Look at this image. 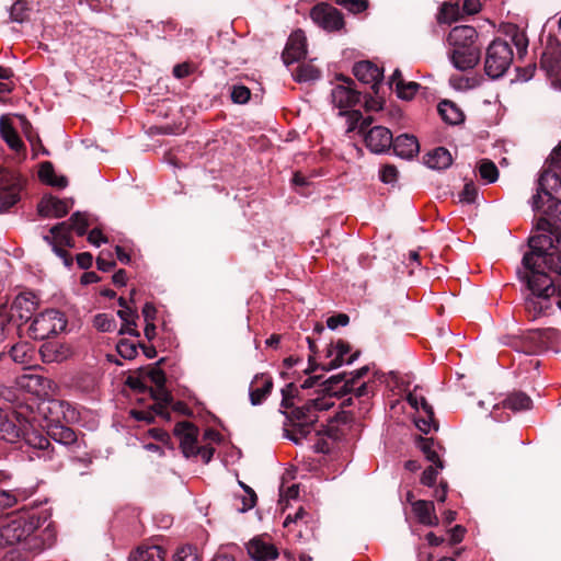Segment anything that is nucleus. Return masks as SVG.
<instances>
[{
    "mask_svg": "<svg viewBox=\"0 0 561 561\" xmlns=\"http://www.w3.org/2000/svg\"><path fill=\"white\" fill-rule=\"evenodd\" d=\"M557 233L545 232L528 239L529 251L517 268V277L529 291L524 299V309L529 320L549 316L553 310L551 297L561 296V279L553 278Z\"/></svg>",
    "mask_w": 561,
    "mask_h": 561,
    "instance_id": "nucleus-1",
    "label": "nucleus"
},
{
    "mask_svg": "<svg viewBox=\"0 0 561 561\" xmlns=\"http://www.w3.org/2000/svg\"><path fill=\"white\" fill-rule=\"evenodd\" d=\"M0 438L22 451L30 461H53L57 455L48 438L31 427L27 415L14 408L0 423Z\"/></svg>",
    "mask_w": 561,
    "mask_h": 561,
    "instance_id": "nucleus-2",
    "label": "nucleus"
},
{
    "mask_svg": "<svg viewBox=\"0 0 561 561\" xmlns=\"http://www.w3.org/2000/svg\"><path fill=\"white\" fill-rule=\"evenodd\" d=\"M448 43L453 46L450 60L455 68L466 71L474 68L481 58V48L477 44L478 32L470 25H458L448 34Z\"/></svg>",
    "mask_w": 561,
    "mask_h": 561,
    "instance_id": "nucleus-3",
    "label": "nucleus"
},
{
    "mask_svg": "<svg viewBox=\"0 0 561 561\" xmlns=\"http://www.w3.org/2000/svg\"><path fill=\"white\" fill-rule=\"evenodd\" d=\"M549 175L550 170L540 172L537 193L533 196V209L542 210V216L537 221V230L554 233L561 230V199L548 190Z\"/></svg>",
    "mask_w": 561,
    "mask_h": 561,
    "instance_id": "nucleus-4",
    "label": "nucleus"
},
{
    "mask_svg": "<svg viewBox=\"0 0 561 561\" xmlns=\"http://www.w3.org/2000/svg\"><path fill=\"white\" fill-rule=\"evenodd\" d=\"M47 409L49 415H46L47 425L45 436L48 440L50 442V439H54L64 446H71L76 444L78 440L76 432L60 421V414L64 419H67L66 410L69 412L70 405L62 401L54 400L49 402Z\"/></svg>",
    "mask_w": 561,
    "mask_h": 561,
    "instance_id": "nucleus-5",
    "label": "nucleus"
},
{
    "mask_svg": "<svg viewBox=\"0 0 561 561\" xmlns=\"http://www.w3.org/2000/svg\"><path fill=\"white\" fill-rule=\"evenodd\" d=\"M513 58V49L506 41L502 38L493 39L485 51V75L492 80L502 78L510 69Z\"/></svg>",
    "mask_w": 561,
    "mask_h": 561,
    "instance_id": "nucleus-6",
    "label": "nucleus"
},
{
    "mask_svg": "<svg viewBox=\"0 0 561 561\" xmlns=\"http://www.w3.org/2000/svg\"><path fill=\"white\" fill-rule=\"evenodd\" d=\"M67 321L62 313L55 309H49L35 316L28 327V335L34 340H45L51 335L58 334L66 329Z\"/></svg>",
    "mask_w": 561,
    "mask_h": 561,
    "instance_id": "nucleus-7",
    "label": "nucleus"
},
{
    "mask_svg": "<svg viewBox=\"0 0 561 561\" xmlns=\"http://www.w3.org/2000/svg\"><path fill=\"white\" fill-rule=\"evenodd\" d=\"M24 182L20 173L0 169V214L8 211L20 201Z\"/></svg>",
    "mask_w": 561,
    "mask_h": 561,
    "instance_id": "nucleus-8",
    "label": "nucleus"
},
{
    "mask_svg": "<svg viewBox=\"0 0 561 561\" xmlns=\"http://www.w3.org/2000/svg\"><path fill=\"white\" fill-rule=\"evenodd\" d=\"M335 79L341 83L331 92L333 104L341 110L355 106L359 102L363 92L356 90L355 82L350 77L340 73L336 75Z\"/></svg>",
    "mask_w": 561,
    "mask_h": 561,
    "instance_id": "nucleus-9",
    "label": "nucleus"
},
{
    "mask_svg": "<svg viewBox=\"0 0 561 561\" xmlns=\"http://www.w3.org/2000/svg\"><path fill=\"white\" fill-rule=\"evenodd\" d=\"M312 21L325 31H340L344 27V18L340 10L329 3H318L310 11Z\"/></svg>",
    "mask_w": 561,
    "mask_h": 561,
    "instance_id": "nucleus-10",
    "label": "nucleus"
},
{
    "mask_svg": "<svg viewBox=\"0 0 561 561\" xmlns=\"http://www.w3.org/2000/svg\"><path fill=\"white\" fill-rule=\"evenodd\" d=\"M480 9V0H451L442 4L437 19L439 23H451L460 18V11L471 15L478 13Z\"/></svg>",
    "mask_w": 561,
    "mask_h": 561,
    "instance_id": "nucleus-11",
    "label": "nucleus"
},
{
    "mask_svg": "<svg viewBox=\"0 0 561 561\" xmlns=\"http://www.w3.org/2000/svg\"><path fill=\"white\" fill-rule=\"evenodd\" d=\"M37 524L38 520L33 518L18 517L2 525L1 529L10 546H13L15 543H23L24 539L36 530Z\"/></svg>",
    "mask_w": 561,
    "mask_h": 561,
    "instance_id": "nucleus-12",
    "label": "nucleus"
},
{
    "mask_svg": "<svg viewBox=\"0 0 561 561\" xmlns=\"http://www.w3.org/2000/svg\"><path fill=\"white\" fill-rule=\"evenodd\" d=\"M353 75L364 84H370L371 92L378 95L383 79V70L370 60H362L354 65Z\"/></svg>",
    "mask_w": 561,
    "mask_h": 561,
    "instance_id": "nucleus-13",
    "label": "nucleus"
},
{
    "mask_svg": "<svg viewBox=\"0 0 561 561\" xmlns=\"http://www.w3.org/2000/svg\"><path fill=\"white\" fill-rule=\"evenodd\" d=\"M174 436H176L180 440V448L185 458H191L194 456V450L197 448V438L199 434L198 427L188 422L181 421L178 422L173 430Z\"/></svg>",
    "mask_w": 561,
    "mask_h": 561,
    "instance_id": "nucleus-14",
    "label": "nucleus"
},
{
    "mask_svg": "<svg viewBox=\"0 0 561 561\" xmlns=\"http://www.w3.org/2000/svg\"><path fill=\"white\" fill-rule=\"evenodd\" d=\"M540 68L548 76H556L561 70V42L552 35L547 38V45L540 58Z\"/></svg>",
    "mask_w": 561,
    "mask_h": 561,
    "instance_id": "nucleus-15",
    "label": "nucleus"
},
{
    "mask_svg": "<svg viewBox=\"0 0 561 561\" xmlns=\"http://www.w3.org/2000/svg\"><path fill=\"white\" fill-rule=\"evenodd\" d=\"M307 45L306 36L302 30L293 32L286 43L282 54V59L286 66L300 61L306 58Z\"/></svg>",
    "mask_w": 561,
    "mask_h": 561,
    "instance_id": "nucleus-16",
    "label": "nucleus"
},
{
    "mask_svg": "<svg viewBox=\"0 0 561 561\" xmlns=\"http://www.w3.org/2000/svg\"><path fill=\"white\" fill-rule=\"evenodd\" d=\"M248 556L253 561H274L279 552L275 545L266 540L264 536H255L245 543Z\"/></svg>",
    "mask_w": 561,
    "mask_h": 561,
    "instance_id": "nucleus-17",
    "label": "nucleus"
},
{
    "mask_svg": "<svg viewBox=\"0 0 561 561\" xmlns=\"http://www.w3.org/2000/svg\"><path fill=\"white\" fill-rule=\"evenodd\" d=\"M366 147L374 153L387 152L393 142V136L389 128L383 126L371 127L364 137Z\"/></svg>",
    "mask_w": 561,
    "mask_h": 561,
    "instance_id": "nucleus-18",
    "label": "nucleus"
},
{
    "mask_svg": "<svg viewBox=\"0 0 561 561\" xmlns=\"http://www.w3.org/2000/svg\"><path fill=\"white\" fill-rule=\"evenodd\" d=\"M72 205V199H60L53 195H44L37 205V211L42 217L61 218L69 213Z\"/></svg>",
    "mask_w": 561,
    "mask_h": 561,
    "instance_id": "nucleus-19",
    "label": "nucleus"
},
{
    "mask_svg": "<svg viewBox=\"0 0 561 561\" xmlns=\"http://www.w3.org/2000/svg\"><path fill=\"white\" fill-rule=\"evenodd\" d=\"M38 300L32 291L20 293L12 302L10 312L13 318L16 316L21 321H28L36 311Z\"/></svg>",
    "mask_w": 561,
    "mask_h": 561,
    "instance_id": "nucleus-20",
    "label": "nucleus"
},
{
    "mask_svg": "<svg viewBox=\"0 0 561 561\" xmlns=\"http://www.w3.org/2000/svg\"><path fill=\"white\" fill-rule=\"evenodd\" d=\"M0 136L11 150L16 153H22L23 157H25L26 147L8 115H2L0 117Z\"/></svg>",
    "mask_w": 561,
    "mask_h": 561,
    "instance_id": "nucleus-21",
    "label": "nucleus"
},
{
    "mask_svg": "<svg viewBox=\"0 0 561 561\" xmlns=\"http://www.w3.org/2000/svg\"><path fill=\"white\" fill-rule=\"evenodd\" d=\"M273 390V379L265 374L255 375L250 387V401L252 405H260L271 394Z\"/></svg>",
    "mask_w": 561,
    "mask_h": 561,
    "instance_id": "nucleus-22",
    "label": "nucleus"
},
{
    "mask_svg": "<svg viewBox=\"0 0 561 561\" xmlns=\"http://www.w3.org/2000/svg\"><path fill=\"white\" fill-rule=\"evenodd\" d=\"M393 152L403 159H412L420 152V144L414 135L401 134L393 138Z\"/></svg>",
    "mask_w": 561,
    "mask_h": 561,
    "instance_id": "nucleus-23",
    "label": "nucleus"
},
{
    "mask_svg": "<svg viewBox=\"0 0 561 561\" xmlns=\"http://www.w3.org/2000/svg\"><path fill=\"white\" fill-rule=\"evenodd\" d=\"M413 512L417 520L425 526H437L438 517L435 513V505L432 501L417 500L412 503Z\"/></svg>",
    "mask_w": 561,
    "mask_h": 561,
    "instance_id": "nucleus-24",
    "label": "nucleus"
},
{
    "mask_svg": "<svg viewBox=\"0 0 561 561\" xmlns=\"http://www.w3.org/2000/svg\"><path fill=\"white\" fill-rule=\"evenodd\" d=\"M54 535L48 530V528L44 529L41 535L32 533L27 538L23 541V549L27 550L34 554L39 553L45 548L51 547L54 543Z\"/></svg>",
    "mask_w": 561,
    "mask_h": 561,
    "instance_id": "nucleus-25",
    "label": "nucleus"
},
{
    "mask_svg": "<svg viewBox=\"0 0 561 561\" xmlns=\"http://www.w3.org/2000/svg\"><path fill=\"white\" fill-rule=\"evenodd\" d=\"M556 333L554 329L529 330L524 335L525 343L528 344L527 352L536 353L547 347V340Z\"/></svg>",
    "mask_w": 561,
    "mask_h": 561,
    "instance_id": "nucleus-26",
    "label": "nucleus"
},
{
    "mask_svg": "<svg viewBox=\"0 0 561 561\" xmlns=\"http://www.w3.org/2000/svg\"><path fill=\"white\" fill-rule=\"evenodd\" d=\"M32 493L26 488L0 489V512L16 506L20 502L27 500Z\"/></svg>",
    "mask_w": 561,
    "mask_h": 561,
    "instance_id": "nucleus-27",
    "label": "nucleus"
},
{
    "mask_svg": "<svg viewBox=\"0 0 561 561\" xmlns=\"http://www.w3.org/2000/svg\"><path fill=\"white\" fill-rule=\"evenodd\" d=\"M416 447L423 453L425 458L433 462L437 469L444 468V462L439 458L437 454V448L442 449L443 447L437 443L434 438H427L419 435L415 438Z\"/></svg>",
    "mask_w": 561,
    "mask_h": 561,
    "instance_id": "nucleus-28",
    "label": "nucleus"
},
{
    "mask_svg": "<svg viewBox=\"0 0 561 561\" xmlns=\"http://www.w3.org/2000/svg\"><path fill=\"white\" fill-rule=\"evenodd\" d=\"M117 316L122 320V327L118 331L119 335L129 334L135 337L140 336V332L137 330V320L139 319V314L135 307H129L125 309H119L117 311Z\"/></svg>",
    "mask_w": 561,
    "mask_h": 561,
    "instance_id": "nucleus-29",
    "label": "nucleus"
},
{
    "mask_svg": "<svg viewBox=\"0 0 561 561\" xmlns=\"http://www.w3.org/2000/svg\"><path fill=\"white\" fill-rule=\"evenodd\" d=\"M66 227H67L66 221H62V222H59V224L53 226L49 230L50 234L44 236L43 239L47 244H49L51 247L55 254L62 260L65 266L70 267V266H72V262H73L71 254L66 249H61L57 244V236H58L59 231Z\"/></svg>",
    "mask_w": 561,
    "mask_h": 561,
    "instance_id": "nucleus-30",
    "label": "nucleus"
},
{
    "mask_svg": "<svg viewBox=\"0 0 561 561\" xmlns=\"http://www.w3.org/2000/svg\"><path fill=\"white\" fill-rule=\"evenodd\" d=\"M424 163L434 170H446L453 163L450 152L444 147H437L427 152L424 157Z\"/></svg>",
    "mask_w": 561,
    "mask_h": 561,
    "instance_id": "nucleus-31",
    "label": "nucleus"
},
{
    "mask_svg": "<svg viewBox=\"0 0 561 561\" xmlns=\"http://www.w3.org/2000/svg\"><path fill=\"white\" fill-rule=\"evenodd\" d=\"M421 408L423 410L424 415L417 416L415 419L414 422L416 427L425 434H428L431 430L438 431L439 423L435 419L433 407L427 402V400L424 397L421 398Z\"/></svg>",
    "mask_w": 561,
    "mask_h": 561,
    "instance_id": "nucleus-32",
    "label": "nucleus"
},
{
    "mask_svg": "<svg viewBox=\"0 0 561 561\" xmlns=\"http://www.w3.org/2000/svg\"><path fill=\"white\" fill-rule=\"evenodd\" d=\"M165 551L160 546H139L129 554V561H164Z\"/></svg>",
    "mask_w": 561,
    "mask_h": 561,
    "instance_id": "nucleus-33",
    "label": "nucleus"
},
{
    "mask_svg": "<svg viewBox=\"0 0 561 561\" xmlns=\"http://www.w3.org/2000/svg\"><path fill=\"white\" fill-rule=\"evenodd\" d=\"M41 353L45 362L51 363L67 359L71 351L64 344L49 342L42 346Z\"/></svg>",
    "mask_w": 561,
    "mask_h": 561,
    "instance_id": "nucleus-34",
    "label": "nucleus"
},
{
    "mask_svg": "<svg viewBox=\"0 0 561 561\" xmlns=\"http://www.w3.org/2000/svg\"><path fill=\"white\" fill-rule=\"evenodd\" d=\"M438 113L443 121L449 125H458L465 119L462 111L449 100H444L438 104Z\"/></svg>",
    "mask_w": 561,
    "mask_h": 561,
    "instance_id": "nucleus-35",
    "label": "nucleus"
},
{
    "mask_svg": "<svg viewBox=\"0 0 561 561\" xmlns=\"http://www.w3.org/2000/svg\"><path fill=\"white\" fill-rule=\"evenodd\" d=\"M21 122V129L27 141L31 144L33 151H41L43 154L48 156L49 151L44 147L39 135L34 130L33 125L24 115H18Z\"/></svg>",
    "mask_w": 561,
    "mask_h": 561,
    "instance_id": "nucleus-36",
    "label": "nucleus"
},
{
    "mask_svg": "<svg viewBox=\"0 0 561 561\" xmlns=\"http://www.w3.org/2000/svg\"><path fill=\"white\" fill-rule=\"evenodd\" d=\"M503 408L510 409L513 412H520L529 410L533 405V400L522 391L510 393L502 402Z\"/></svg>",
    "mask_w": 561,
    "mask_h": 561,
    "instance_id": "nucleus-37",
    "label": "nucleus"
},
{
    "mask_svg": "<svg viewBox=\"0 0 561 561\" xmlns=\"http://www.w3.org/2000/svg\"><path fill=\"white\" fill-rule=\"evenodd\" d=\"M342 115L347 116L348 131L358 129V133L364 135L368 131L367 128L373 124L374 118L371 116L363 117V114L358 110H352L342 112Z\"/></svg>",
    "mask_w": 561,
    "mask_h": 561,
    "instance_id": "nucleus-38",
    "label": "nucleus"
},
{
    "mask_svg": "<svg viewBox=\"0 0 561 561\" xmlns=\"http://www.w3.org/2000/svg\"><path fill=\"white\" fill-rule=\"evenodd\" d=\"M7 357L16 364H27L32 358V347L27 343H16L8 353H0V360Z\"/></svg>",
    "mask_w": 561,
    "mask_h": 561,
    "instance_id": "nucleus-39",
    "label": "nucleus"
},
{
    "mask_svg": "<svg viewBox=\"0 0 561 561\" xmlns=\"http://www.w3.org/2000/svg\"><path fill=\"white\" fill-rule=\"evenodd\" d=\"M316 423L312 421L293 422V431L285 430V436L296 445H299L311 433Z\"/></svg>",
    "mask_w": 561,
    "mask_h": 561,
    "instance_id": "nucleus-40",
    "label": "nucleus"
},
{
    "mask_svg": "<svg viewBox=\"0 0 561 561\" xmlns=\"http://www.w3.org/2000/svg\"><path fill=\"white\" fill-rule=\"evenodd\" d=\"M336 356L328 364L322 366V370L330 371L341 367L343 364H346V359L344 356L348 354L352 350L348 342L344 340H337L335 343Z\"/></svg>",
    "mask_w": 561,
    "mask_h": 561,
    "instance_id": "nucleus-41",
    "label": "nucleus"
},
{
    "mask_svg": "<svg viewBox=\"0 0 561 561\" xmlns=\"http://www.w3.org/2000/svg\"><path fill=\"white\" fill-rule=\"evenodd\" d=\"M348 374L346 371L340 373L337 375H333L328 378L323 383V392L330 394L331 397L343 398L345 394H337V392H342V386L337 389L340 383H345L347 381Z\"/></svg>",
    "mask_w": 561,
    "mask_h": 561,
    "instance_id": "nucleus-42",
    "label": "nucleus"
},
{
    "mask_svg": "<svg viewBox=\"0 0 561 561\" xmlns=\"http://www.w3.org/2000/svg\"><path fill=\"white\" fill-rule=\"evenodd\" d=\"M284 413L293 422H318V414L312 412L308 401H306L301 407H296L289 413Z\"/></svg>",
    "mask_w": 561,
    "mask_h": 561,
    "instance_id": "nucleus-43",
    "label": "nucleus"
},
{
    "mask_svg": "<svg viewBox=\"0 0 561 561\" xmlns=\"http://www.w3.org/2000/svg\"><path fill=\"white\" fill-rule=\"evenodd\" d=\"M506 34L511 37L519 56L526 54L528 47V38L523 30L517 25H510Z\"/></svg>",
    "mask_w": 561,
    "mask_h": 561,
    "instance_id": "nucleus-44",
    "label": "nucleus"
},
{
    "mask_svg": "<svg viewBox=\"0 0 561 561\" xmlns=\"http://www.w3.org/2000/svg\"><path fill=\"white\" fill-rule=\"evenodd\" d=\"M548 161L549 168L545 170H550L549 178L561 186V142L552 150Z\"/></svg>",
    "mask_w": 561,
    "mask_h": 561,
    "instance_id": "nucleus-45",
    "label": "nucleus"
},
{
    "mask_svg": "<svg viewBox=\"0 0 561 561\" xmlns=\"http://www.w3.org/2000/svg\"><path fill=\"white\" fill-rule=\"evenodd\" d=\"M321 71L311 64H302L297 67L294 79L297 82H308L319 79Z\"/></svg>",
    "mask_w": 561,
    "mask_h": 561,
    "instance_id": "nucleus-46",
    "label": "nucleus"
},
{
    "mask_svg": "<svg viewBox=\"0 0 561 561\" xmlns=\"http://www.w3.org/2000/svg\"><path fill=\"white\" fill-rule=\"evenodd\" d=\"M421 84L415 81L405 82L400 80L396 87V93L399 99L410 101L414 98Z\"/></svg>",
    "mask_w": 561,
    "mask_h": 561,
    "instance_id": "nucleus-47",
    "label": "nucleus"
},
{
    "mask_svg": "<svg viewBox=\"0 0 561 561\" xmlns=\"http://www.w3.org/2000/svg\"><path fill=\"white\" fill-rule=\"evenodd\" d=\"M146 369L147 368H138L137 376H128L125 385L137 393H148L150 387L144 381Z\"/></svg>",
    "mask_w": 561,
    "mask_h": 561,
    "instance_id": "nucleus-48",
    "label": "nucleus"
},
{
    "mask_svg": "<svg viewBox=\"0 0 561 561\" xmlns=\"http://www.w3.org/2000/svg\"><path fill=\"white\" fill-rule=\"evenodd\" d=\"M13 314L9 311L5 305L0 307V344L3 343L11 333Z\"/></svg>",
    "mask_w": 561,
    "mask_h": 561,
    "instance_id": "nucleus-49",
    "label": "nucleus"
},
{
    "mask_svg": "<svg viewBox=\"0 0 561 561\" xmlns=\"http://www.w3.org/2000/svg\"><path fill=\"white\" fill-rule=\"evenodd\" d=\"M480 176L488 183H493L499 178V170L495 163L489 159H482L479 163Z\"/></svg>",
    "mask_w": 561,
    "mask_h": 561,
    "instance_id": "nucleus-50",
    "label": "nucleus"
},
{
    "mask_svg": "<svg viewBox=\"0 0 561 561\" xmlns=\"http://www.w3.org/2000/svg\"><path fill=\"white\" fill-rule=\"evenodd\" d=\"M67 222L69 224V230H75L78 236L82 237L87 233L89 222L84 214L76 211Z\"/></svg>",
    "mask_w": 561,
    "mask_h": 561,
    "instance_id": "nucleus-51",
    "label": "nucleus"
},
{
    "mask_svg": "<svg viewBox=\"0 0 561 561\" xmlns=\"http://www.w3.org/2000/svg\"><path fill=\"white\" fill-rule=\"evenodd\" d=\"M369 371V368L368 366H364L357 370H354L352 373H347L348 376H347V381H345V383L342 385V392H337V394H348L351 392H353V387L355 386V383L364 378Z\"/></svg>",
    "mask_w": 561,
    "mask_h": 561,
    "instance_id": "nucleus-52",
    "label": "nucleus"
},
{
    "mask_svg": "<svg viewBox=\"0 0 561 561\" xmlns=\"http://www.w3.org/2000/svg\"><path fill=\"white\" fill-rule=\"evenodd\" d=\"M332 398L333 397H331L330 394H327V392L322 391V394L318 396L314 399H310L307 401H308L309 407L311 408L312 412L318 414V412L327 411L334 405Z\"/></svg>",
    "mask_w": 561,
    "mask_h": 561,
    "instance_id": "nucleus-53",
    "label": "nucleus"
},
{
    "mask_svg": "<svg viewBox=\"0 0 561 561\" xmlns=\"http://www.w3.org/2000/svg\"><path fill=\"white\" fill-rule=\"evenodd\" d=\"M30 9L25 1H15L10 9V19L13 22L23 23L28 19Z\"/></svg>",
    "mask_w": 561,
    "mask_h": 561,
    "instance_id": "nucleus-54",
    "label": "nucleus"
},
{
    "mask_svg": "<svg viewBox=\"0 0 561 561\" xmlns=\"http://www.w3.org/2000/svg\"><path fill=\"white\" fill-rule=\"evenodd\" d=\"M93 325L100 332H113L116 329V321L106 313H98L93 318Z\"/></svg>",
    "mask_w": 561,
    "mask_h": 561,
    "instance_id": "nucleus-55",
    "label": "nucleus"
},
{
    "mask_svg": "<svg viewBox=\"0 0 561 561\" xmlns=\"http://www.w3.org/2000/svg\"><path fill=\"white\" fill-rule=\"evenodd\" d=\"M137 347L138 344L127 339H121L116 344L117 353L125 359H134L138 354Z\"/></svg>",
    "mask_w": 561,
    "mask_h": 561,
    "instance_id": "nucleus-56",
    "label": "nucleus"
},
{
    "mask_svg": "<svg viewBox=\"0 0 561 561\" xmlns=\"http://www.w3.org/2000/svg\"><path fill=\"white\" fill-rule=\"evenodd\" d=\"M148 393L156 401L154 403H162L163 405H170L173 402V396L165 388V385L161 388H149Z\"/></svg>",
    "mask_w": 561,
    "mask_h": 561,
    "instance_id": "nucleus-57",
    "label": "nucleus"
},
{
    "mask_svg": "<svg viewBox=\"0 0 561 561\" xmlns=\"http://www.w3.org/2000/svg\"><path fill=\"white\" fill-rule=\"evenodd\" d=\"M334 2L354 14L362 13L369 7L368 0H334Z\"/></svg>",
    "mask_w": 561,
    "mask_h": 561,
    "instance_id": "nucleus-58",
    "label": "nucleus"
},
{
    "mask_svg": "<svg viewBox=\"0 0 561 561\" xmlns=\"http://www.w3.org/2000/svg\"><path fill=\"white\" fill-rule=\"evenodd\" d=\"M230 96L233 103L245 104L251 98V91L245 85L236 84L231 88Z\"/></svg>",
    "mask_w": 561,
    "mask_h": 561,
    "instance_id": "nucleus-59",
    "label": "nucleus"
},
{
    "mask_svg": "<svg viewBox=\"0 0 561 561\" xmlns=\"http://www.w3.org/2000/svg\"><path fill=\"white\" fill-rule=\"evenodd\" d=\"M145 377H148L158 388H161L167 382L164 371L159 367L147 366Z\"/></svg>",
    "mask_w": 561,
    "mask_h": 561,
    "instance_id": "nucleus-60",
    "label": "nucleus"
},
{
    "mask_svg": "<svg viewBox=\"0 0 561 561\" xmlns=\"http://www.w3.org/2000/svg\"><path fill=\"white\" fill-rule=\"evenodd\" d=\"M116 266V262L112 260L111 251H101L96 257V267L102 272H110Z\"/></svg>",
    "mask_w": 561,
    "mask_h": 561,
    "instance_id": "nucleus-61",
    "label": "nucleus"
},
{
    "mask_svg": "<svg viewBox=\"0 0 561 561\" xmlns=\"http://www.w3.org/2000/svg\"><path fill=\"white\" fill-rule=\"evenodd\" d=\"M174 561H201L197 549L192 546L180 548L174 554Z\"/></svg>",
    "mask_w": 561,
    "mask_h": 561,
    "instance_id": "nucleus-62",
    "label": "nucleus"
},
{
    "mask_svg": "<svg viewBox=\"0 0 561 561\" xmlns=\"http://www.w3.org/2000/svg\"><path fill=\"white\" fill-rule=\"evenodd\" d=\"M38 178L42 182L49 185V182L56 178L54 165L50 161H44L39 165Z\"/></svg>",
    "mask_w": 561,
    "mask_h": 561,
    "instance_id": "nucleus-63",
    "label": "nucleus"
},
{
    "mask_svg": "<svg viewBox=\"0 0 561 561\" xmlns=\"http://www.w3.org/2000/svg\"><path fill=\"white\" fill-rule=\"evenodd\" d=\"M556 237V260L558 263H553L556 268H552L551 273L556 274L553 278L561 279V230H557Z\"/></svg>",
    "mask_w": 561,
    "mask_h": 561,
    "instance_id": "nucleus-64",
    "label": "nucleus"
}]
</instances>
